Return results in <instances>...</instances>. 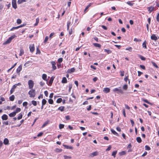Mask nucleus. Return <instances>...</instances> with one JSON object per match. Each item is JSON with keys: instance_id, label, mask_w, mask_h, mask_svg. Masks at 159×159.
Returning a JSON list of instances; mask_svg holds the SVG:
<instances>
[{"instance_id": "nucleus-1", "label": "nucleus", "mask_w": 159, "mask_h": 159, "mask_svg": "<svg viewBox=\"0 0 159 159\" xmlns=\"http://www.w3.org/2000/svg\"><path fill=\"white\" fill-rule=\"evenodd\" d=\"M28 93L30 95V97H34L35 95V90L34 89H31L29 91Z\"/></svg>"}, {"instance_id": "nucleus-2", "label": "nucleus", "mask_w": 159, "mask_h": 159, "mask_svg": "<svg viewBox=\"0 0 159 159\" xmlns=\"http://www.w3.org/2000/svg\"><path fill=\"white\" fill-rule=\"evenodd\" d=\"M29 89H32L34 86V81L32 80H29L28 82Z\"/></svg>"}, {"instance_id": "nucleus-3", "label": "nucleus", "mask_w": 159, "mask_h": 159, "mask_svg": "<svg viewBox=\"0 0 159 159\" xmlns=\"http://www.w3.org/2000/svg\"><path fill=\"white\" fill-rule=\"evenodd\" d=\"M113 91L114 92L117 91V93L118 94L120 93L121 94H123L124 92L121 89H119L117 88H116L113 89Z\"/></svg>"}, {"instance_id": "nucleus-4", "label": "nucleus", "mask_w": 159, "mask_h": 159, "mask_svg": "<svg viewBox=\"0 0 159 159\" xmlns=\"http://www.w3.org/2000/svg\"><path fill=\"white\" fill-rule=\"evenodd\" d=\"M29 48L30 51L32 53L33 52L35 49L34 44H30L29 46Z\"/></svg>"}, {"instance_id": "nucleus-5", "label": "nucleus", "mask_w": 159, "mask_h": 159, "mask_svg": "<svg viewBox=\"0 0 159 159\" xmlns=\"http://www.w3.org/2000/svg\"><path fill=\"white\" fill-rule=\"evenodd\" d=\"M98 151H96L90 153L89 154V156L91 157H93L94 156L98 155Z\"/></svg>"}, {"instance_id": "nucleus-6", "label": "nucleus", "mask_w": 159, "mask_h": 159, "mask_svg": "<svg viewBox=\"0 0 159 159\" xmlns=\"http://www.w3.org/2000/svg\"><path fill=\"white\" fill-rule=\"evenodd\" d=\"M16 1V0H12V6L15 9H16L17 7Z\"/></svg>"}, {"instance_id": "nucleus-7", "label": "nucleus", "mask_w": 159, "mask_h": 159, "mask_svg": "<svg viewBox=\"0 0 159 159\" xmlns=\"http://www.w3.org/2000/svg\"><path fill=\"white\" fill-rule=\"evenodd\" d=\"M147 9L148 10V11L150 13L151 12L153 11L154 9V7H147Z\"/></svg>"}, {"instance_id": "nucleus-8", "label": "nucleus", "mask_w": 159, "mask_h": 159, "mask_svg": "<svg viewBox=\"0 0 159 159\" xmlns=\"http://www.w3.org/2000/svg\"><path fill=\"white\" fill-rule=\"evenodd\" d=\"M110 89L108 88H105L103 90L104 93H107L110 92Z\"/></svg>"}, {"instance_id": "nucleus-9", "label": "nucleus", "mask_w": 159, "mask_h": 159, "mask_svg": "<svg viewBox=\"0 0 159 159\" xmlns=\"http://www.w3.org/2000/svg\"><path fill=\"white\" fill-rule=\"evenodd\" d=\"M51 64H52V68L53 69V70H55L57 68V67L55 66L56 63L54 61H52L51 62Z\"/></svg>"}, {"instance_id": "nucleus-10", "label": "nucleus", "mask_w": 159, "mask_h": 159, "mask_svg": "<svg viewBox=\"0 0 159 159\" xmlns=\"http://www.w3.org/2000/svg\"><path fill=\"white\" fill-rule=\"evenodd\" d=\"M22 65H20V66L18 67L17 68V69L16 70V72L17 73H20V71L22 70Z\"/></svg>"}, {"instance_id": "nucleus-11", "label": "nucleus", "mask_w": 159, "mask_h": 159, "mask_svg": "<svg viewBox=\"0 0 159 159\" xmlns=\"http://www.w3.org/2000/svg\"><path fill=\"white\" fill-rule=\"evenodd\" d=\"M8 116L6 114L3 115L2 116V119L3 120H6L8 119Z\"/></svg>"}, {"instance_id": "nucleus-12", "label": "nucleus", "mask_w": 159, "mask_h": 159, "mask_svg": "<svg viewBox=\"0 0 159 159\" xmlns=\"http://www.w3.org/2000/svg\"><path fill=\"white\" fill-rule=\"evenodd\" d=\"M63 146L65 147L67 149H73V147L71 146H69L68 145L63 144Z\"/></svg>"}, {"instance_id": "nucleus-13", "label": "nucleus", "mask_w": 159, "mask_h": 159, "mask_svg": "<svg viewBox=\"0 0 159 159\" xmlns=\"http://www.w3.org/2000/svg\"><path fill=\"white\" fill-rule=\"evenodd\" d=\"M92 3H90L86 7V8H85V9H84V13H86L87 10L89 8L90 6H91L92 5Z\"/></svg>"}, {"instance_id": "nucleus-14", "label": "nucleus", "mask_w": 159, "mask_h": 159, "mask_svg": "<svg viewBox=\"0 0 159 159\" xmlns=\"http://www.w3.org/2000/svg\"><path fill=\"white\" fill-rule=\"evenodd\" d=\"M151 39L152 40H157V37L154 34H152L151 36Z\"/></svg>"}, {"instance_id": "nucleus-15", "label": "nucleus", "mask_w": 159, "mask_h": 159, "mask_svg": "<svg viewBox=\"0 0 159 159\" xmlns=\"http://www.w3.org/2000/svg\"><path fill=\"white\" fill-rule=\"evenodd\" d=\"M111 130L112 133H113L115 135L117 136H119L118 134L113 129H111Z\"/></svg>"}, {"instance_id": "nucleus-16", "label": "nucleus", "mask_w": 159, "mask_h": 159, "mask_svg": "<svg viewBox=\"0 0 159 159\" xmlns=\"http://www.w3.org/2000/svg\"><path fill=\"white\" fill-rule=\"evenodd\" d=\"M3 143L5 145H7L9 143V140L7 138H5L3 141Z\"/></svg>"}, {"instance_id": "nucleus-17", "label": "nucleus", "mask_w": 159, "mask_h": 159, "mask_svg": "<svg viewBox=\"0 0 159 159\" xmlns=\"http://www.w3.org/2000/svg\"><path fill=\"white\" fill-rule=\"evenodd\" d=\"M67 82L66 78L65 77H63L61 80V82L62 83H66Z\"/></svg>"}, {"instance_id": "nucleus-18", "label": "nucleus", "mask_w": 159, "mask_h": 159, "mask_svg": "<svg viewBox=\"0 0 159 159\" xmlns=\"http://www.w3.org/2000/svg\"><path fill=\"white\" fill-rule=\"evenodd\" d=\"M54 78V77L53 76L51 77L49 82V83L50 84V85H51L52 84Z\"/></svg>"}, {"instance_id": "nucleus-19", "label": "nucleus", "mask_w": 159, "mask_h": 159, "mask_svg": "<svg viewBox=\"0 0 159 159\" xmlns=\"http://www.w3.org/2000/svg\"><path fill=\"white\" fill-rule=\"evenodd\" d=\"M16 114L14 112V111L10 113L9 114V116L10 117H13L16 115Z\"/></svg>"}, {"instance_id": "nucleus-20", "label": "nucleus", "mask_w": 159, "mask_h": 159, "mask_svg": "<svg viewBox=\"0 0 159 159\" xmlns=\"http://www.w3.org/2000/svg\"><path fill=\"white\" fill-rule=\"evenodd\" d=\"M93 44L95 47H98L99 48H100L101 47V45L100 44L98 43H93Z\"/></svg>"}, {"instance_id": "nucleus-21", "label": "nucleus", "mask_w": 159, "mask_h": 159, "mask_svg": "<svg viewBox=\"0 0 159 159\" xmlns=\"http://www.w3.org/2000/svg\"><path fill=\"white\" fill-rule=\"evenodd\" d=\"M64 108L65 107L64 106H61L58 108V110L61 111H64Z\"/></svg>"}, {"instance_id": "nucleus-22", "label": "nucleus", "mask_w": 159, "mask_h": 159, "mask_svg": "<svg viewBox=\"0 0 159 159\" xmlns=\"http://www.w3.org/2000/svg\"><path fill=\"white\" fill-rule=\"evenodd\" d=\"M136 139L137 142L139 143L142 142V139L140 137H137Z\"/></svg>"}, {"instance_id": "nucleus-23", "label": "nucleus", "mask_w": 159, "mask_h": 159, "mask_svg": "<svg viewBox=\"0 0 159 159\" xmlns=\"http://www.w3.org/2000/svg\"><path fill=\"white\" fill-rule=\"evenodd\" d=\"M15 99V96L14 95H12L11 96L9 97V99L10 101H13Z\"/></svg>"}, {"instance_id": "nucleus-24", "label": "nucleus", "mask_w": 159, "mask_h": 159, "mask_svg": "<svg viewBox=\"0 0 159 159\" xmlns=\"http://www.w3.org/2000/svg\"><path fill=\"white\" fill-rule=\"evenodd\" d=\"M21 109L20 108L18 107V108H16L15 111H14V112L16 114V113H17L18 112H20L21 111Z\"/></svg>"}, {"instance_id": "nucleus-25", "label": "nucleus", "mask_w": 159, "mask_h": 159, "mask_svg": "<svg viewBox=\"0 0 159 159\" xmlns=\"http://www.w3.org/2000/svg\"><path fill=\"white\" fill-rule=\"evenodd\" d=\"M104 51L107 52L108 54L111 53L112 52L111 50L109 49H104Z\"/></svg>"}, {"instance_id": "nucleus-26", "label": "nucleus", "mask_w": 159, "mask_h": 159, "mask_svg": "<svg viewBox=\"0 0 159 159\" xmlns=\"http://www.w3.org/2000/svg\"><path fill=\"white\" fill-rule=\"evenodd\" d=\"M24 50L22 49H21L20 50V53L19 54L20 56H21L24 54Z\"/></svg>"}, {"instance_id": "nucleus-27", "label": "nucleus", "mask_w": 159, "mask_h": 159, "mask_svg": "<svg viewBox=\"0 0 159 159\" xmlns=\"http://www.w3.org/2000/svg\"><path fill=\"white\" fill-rule=\"evenodd\" d=\"M139 57L140 59H141V60L143 61H145L146 60V58L144 57H143V56H142L141 55H139Z\"/></svg>"}, {"instance_id": "nucleus-28", "label": "nucleus", "mask_w": 159, "mask_h": 159, "mask_svg": "<svg viewBox=\"0 0 159 159\" xmlns=\"http://www.w3.org/2000/svg\"><path fill=\"white\" fill-rule=\"evenodd\" d=\"M47 77V75L46 74H43L42 75V79L44 80H46Z\"/></svg>"}, {"instance_id": "nucleus-29", "label": "nucleus", "mask_w": 159, "mask_h": 159, "mask_svg": "<svg viewBox=\"0 0 159 159\" xmlns=\"http://www.w3.org/2000/svg\"><path fill=\"white\" fill-rule=\"evenodd\" d=\"M39 18H37L36 19V23L34 25V26H37L39 22Z\"/></svg>"}, {"instance_id": "nucleus-30", "label": "nucleus", "mask_w": 159, "mask_h": 159, "mask_svg": "<svg viewBox=\"0 0 159 159\" xmlns=\"http://www.w3.org/2000/svg\"><path fill=\"white\" fill-rule=\"evenodd\" d=\"M126 3L128 4V5L131 6H133V5L134 4V3H132L131 2L129 1H128L127 2H126Z\"/></svg>"}, {"instance_id": "nucleus-31", "label": "nucleus", "mask_w": 159, "mask_h": 159, "mask_svg": "<svg viewBox=\"0 0 159 159\" xmlns=\"http://www.w3.org/2000/svg\"><path fill=\"white\" fill-rule=\"evenodd\" d=\"M117 153V151H113L111 155L113 156L114 157H116V155Z\"/></svg>"}, {"instance_id": "nucleus-32", "label": "nucleus", "mask_w": 159, "mask_h": 159, "mask_svg": "<svg viewBox=\"0 0 159 159\" xmlns=\"http://www.w3.org/2000/svg\"><path fill=\"white\" fill-rule=\"evenodd\" d=\"M75 71V69L74 68H71V69L69 70V72L71 73L74 72Z\"/></svg>"}, {"instance_id": "nucleus-33", "label": "nucleus", "mask_w": 159, "mask_h": 159, "mask_svg": "<svg viewBox=\"0 0 159 159\" xmlns=\"http://www.w3.org/2000/svg\"><path fill=\"white\" fill-rule=\"evenodd\" d=\"M47 101L44 99H43L42 100V104L43 105H45L47 103Z\"/></svg>"}, {"instance_id": "nucleus-34", "label": "nucleus", "mask_w": 159, "mask_h": 159, "mask_svg": "<svg viewBox=\"0 0 159 159\" xmlns=\"http://www.w3.org/2000/svg\"><path fill=\"white\" fill-rule=\"evenodd\" d=\"M23 116V115L21 114V113H20L19 114V116L17 118V119L18 120H19L20 119H21Z\"/></svg>"}, {"instance_id": "nucleus-35", "label": "nucleus", "mask_w": 159, "mask_h": 159, "mask_svg": "<svg viewBox=\"0 0 159 159\" xmlns=\"http://www.w3.org/2000/svg\"><path fill=\"white\" fill-rule=\"evenodd\" d=\"M62 101V100L61 98H60L57 99V103H61Z\"/></svg>"}, {"instance_id": "nucleus-36", "label": "nucleus", "mask_w": 159, "mask_h": 159, "mask_svg": "<svg viewBox=\"0 0 159 159\" xmlns=\"http://www.w3.org/2000/svg\"><path fill=\"white\" fill-rule=\"evenodd\" d=\"M48 124V121H46L45 123L43 124V125L42 126V128H43L45 126L47 125Z\"/></svg>"}, {"instance_id": "nucleus-37", "label": "nucleus", "mask_w": 159, "mask_h": 159, "mask_svg": "<svg viewBox=\"0 0 159 159\" xmlns=\"http://www.w3.org/2000/svg\"><path fill=\"white\" fill-rule=\"evenodd\" d=\"M151 63H152V64L154 66L157 68H158L157 65L156 64V63L155 62L153 61H152Z\"/></svg>"}, {"instance_id": "nucleus-38", "label": "nucleus", "mask_w": 159, "mask_h": 159, "mask_svg": "<svg viewBox=\"0 0 159 159\" xmlns=\"http://www.w3.org/2000/svg\"><path fill=\"white\" fill-rule=\"evenodd\" d=\"M11 40H7L3 43V45L8 44L11 43Z\"/></svg>"}, {"instance_id": "nucleus-39", "label": "nucleus", "mask_w": 159, "mask_h": 159, "mask_svg": "<svg viewBox=\"0 0 159 159\" xmlns=\"http://www.w3.org/2000/svg\"><path fill=\"white\" fill-rule=\"evenodd\" d=\"M48 103L51 104H52L53 103V100L51 99H50L48 100Z\"/></svg>"}, {"instance_id": "nucleus-40", "label": "nucleus", "mask_w": 159, "mask_h": 159, "mask_svg": "<svg viewBox=\"0 0 159 159\" xmlns=\"http://www.w3.org/2000/svg\"><path fill=\"white\" fill-rule=\"evenodd\" d=\"M125 50H129L130 52H131L132 51V48L131 47H129L128 48H127L125 49Z\"/></svg>"}, {"instance_id": "nucleus-41", "label": "nucleus", "mask_w": 159, "mask_h": 159, "mask_svg": "<svg viewBox=\"0 0 159 159\" xmlns=\"http://www.w3.org/2000/svg\"><path fill=\"white\" fill-rule=\"evenodd\" d=\"M143 48H146L147 47H146V42L145 40L144 42H143Z\"/></svg>"}, {"instance_id": "nucleus-42", "label": "nucleus", "mask_w": 159, "mask_h": 159, "mask_svg": "<svg viewBox=\"0 0 159 159\" xmlns=\"http://www.w3.org/2000/svg\"><path fill=\"white\" fill-rule=\"evenodd\" d=\"M71 24V22L70 21H68L67 23V29L68 30L69 29V27Z\"/></svg>"}, {"instance_id": "nucleus-43", "label": "nucleus", "mask_w": 159, "mask_h": 159, "mask_svg": "<svg viewBox=\"0 0 159 159\" xmlns=\"http://www.w3.org/2000/svg\"><path fill=\"white\" fill-rule=\"evenodd\" d=\"M64 125L62 124H60L59 125V128L60 129H61L64 127Z\"/></svg>"}, {"instance_id": "nucleus-44", "label": "nucleus", "mask_w": 159, "mask_h": 159, "mask_svg": "<svg viewBox=\"0 0 159 159\" xmlns=\"http://www.w3.org/2000/svg\"><path fill=\"white\" fill-rule=\"evenodd\" d=\"M145 149L146 150L148 151L151 149L150 147L148 145H146L145 146Z\"/></svg>"}, {"instance_id": "nucleus-45", "label": "nucleus", "mask_w": 159, "mask_h": 159, "mask_svg": "<svg viewBox=\"0 0 159 159\" xmlns=\"http://www.w3.org/2000/svg\"><path fill=\"white\" fill-rule=\"evenodd\" d=\"M40 51L38 48H36V54H40Z\"/></svg>"}, {"instance_id": "nucleus-46", "label": "nucleus", "mask_w": 159, "mask_h": 159, "mask_svg": "<svg viewBox=\"0 0 159 159\" xmlns=\"http://www.w3.org/2000/svg\"><path fill=\"white\" fill-rule=\"evenodd\" d=\"M32 103L34 106H36L37 105V102L36 101L33 100L31 102Z\"/></svg>"}, {"instance_id": "nucleus-47", "label": "nucleus", "mask_w": 159, "mask_h": 159, "mask_svg": "<svg viewBox=\"0 0 159 159\" xmlns=\"http://www.w3.org/2000/svg\"><path fill=\"white\" fill-rule=\"evenodd\" d=\"M64 157L65 159H68V158L71 159V157L66 156V155H64Z\"/></svg>"}, {"instance_id": "nucleus-48", "label": "nucleus", "mask_w": 159, "mask_h": 159, "mask_svg": "<svg viewBox=\"0 0 159 159\" xmlns=\"http://www.w3.org/2000/svg\"><path fill=\"white\" fill-rule=\"evenodd\" d=\"M120 75L121 76H123L124 75V71H120Z\"/></svg>"}, {"instance_id": "nucleus-49", "label": "nucleus", "mask_w": 159, "mask_h": 159, "mask_svg": "<svg viewBox=\"0 0 159 159\" xmlns=\"http://www.w3.org/2000/svg\"><path fill=\"white\" fill-rule=\"evenodd\" d=\"M15 37H16V36L14 35L9 37L8 40H12L13 39H14Z\"/></svg>"}, {"instance_id": "nucleus-50", "label": "nucleus", "mask_w": 159, "mask_h": 159, "mask_svg": "<svg viewBox=\"0 0 159 159\" xmlns=\"http://www.w3.org/2000/svg\"><path fill=\"white\" fill-rule=\"evenodd\" d=\"M128 88V85L127 84H125L123 86V89L124 90H126Z\"/></svg>"}, {"instance_id": "nucleus-51", "label": "nucleus", "mask_w": 159, "mask_h": 159, "mask_svg": "<svg viewBox=\"0 0 159 159\" xmlns=\"http://www.w3.org/2000/svg\"><path fill=\"white\" fill-rule=\"evenodd\" d=\"M18 26H17V27H13L10 30L11 31H13V30H14L15 29H18Z\"/></svg>"}, {"instance_id": "nucleus-52", "label": "nucleus", "mask_w": 159, "mask_h": 159, "mask_svg": "<svg viewBox=\"0 0 159 159\" xmlns=\"http://www.w3.org/2000/svg\"><path fill=\"white\" fill-rule=\"evenodd\" d=\"M17 23L18 24H20L21 23V20L20 19H18L17 20Z\"/></svg>"}, {"instance_id": "nucleus-53", "label": "nucleus", "mask_w": 159, "mask_h": 159, "mask_svg": "<svg viewBox=\"0 0 159 159\" xmlns=\"http://www.w3.org/2000/svg\"><path fill=\"white\" fill-rule=\"evenodd\" d=\"M31 61H27V62H26L24 65V66H26V65H28V64H29L30 63H31Z\"/></svg>"}, {"instance_id": "nucleus-54", "label": "nucleus", "mask_w": 159, "mask_h": 159, "mask_svg": "<svg viewBox=\"0 0 159 159\" xmlns=\"http://www.w3.org/2000/svg\"><path fill=\"white\" fill-rule=\"evenodd\" d=\"M27 105H28V102H24L23 103V106L24 107H25V106H27Z\"/></svg>"}, {"instance_id": "nucleus-55", "label": "nucleus", "mask_w": 159, "mask_h": 159, "mask_svg": "<svg viewBox=\"0 0 159 159\" xmlns=\"http://www.w3.org/2000/svg\"><path fill=\"white\" fill-rule=\"evenodd\" d=\"M63 59L62 58H59L58 60V61L59 63H61Z\"/></svg>"}, {"instance_id": "nucleus-56", "label": "nucleus", "mask_w": 159, "mask_h": 159, "mask_svg": "<svg viewBox=\"0 0 159 159\" xmlns=\"http://www.w3.org/2000/svg\"><path fill=\"white\" fill-rule=\"evenodd\" d=\"M142 100L145 102L148 103V104H150V103L148 101V100L147 99H143Z\"/></svg>"}, {"instance_id": "nucleus-57", "label": "nucleus", "mask_w": 159, "mask_h": 159, "mask_svg": "<svg viewBox=\"0 0 159 159\" xmlns=\"http://www.w3.org/2000/svg\"><path fill=\"white\" fill-rule=\"evenodd\" d=\"M101 27L105 30H107V28L106 26L103 25H102Z\"/></svg>"}, {"instance_id": "nucleus-58", "label": "nucleus", "mask_w": 159, "mask_h": 159, "mask_svg": "<svg viewBox=\"0 0 159 159\" xmlns=\"http://www.w3.org/2000/svg\"><path fill=\"white\" fill-rule=\"evenodd\" d=\"M44 94L46 96L48 97V93L47 91H45L44 92Z\"/></svg>"}, {"instance_id": "nucleus-59", "label": "nucleus", "mask_w": 159, "mask_h": 159, "mask_svg": "<svg viewBox=\"0 0 159 159\" xmlns=\"http://www.w3.org/2000/svg\"><path fill=\"white\" fill-rule=\"evenodd\" d=\"M111 145H110L109 146V147H108V148L106 149V151H109L110 150H111Z\"/></svg>"}, {"instance_id": "nucleus-60", "label": "nucleus", "mask_w": 159, "mask_h": 159, "mask_svg": "<svg viewBox=\"0 0 159 159\" xmlns=\"http://www.w3.org/2000/svg\"><path fill=\"white\" fill-rule=\"evenodd\" d=\"M43 134V133L40 132L37 135V136L38 137H40Z\"/></svg>"}, {"instance_id": "nucleus-61", "label": "nucleus", "mask_w": 159, "mask_h": 159, "mask_svg": "<svg viewBox=\"0 0 159 159\" xmlns=\"http://www.w3.org/2000/svg\"><path fill=\"white\" fill-rule=\"evenodd\" d=\"M140 67L143 70H145V66L144 65H140Z\"/></svg>"}, {"instance_id": "nucleus-62", "label": "nucleus", "mask_w": 159, "mask_h": 159, "mask_svg": "<svg viewBox=\"0 0 159 159\" xmlns=\"http://www.w3.org/2000/svg\"><path fill=\"white\" fill-rule=\"evenodd\" d=\"M54 34V33H51L49 35V38L51 39L52 38V37Z\"/></svg>"}, {"instance_id": "nucleus-63", "label": "nucleus", "mask_w": 159, "mask_h": 159, "mask_svg": "<svg viewBox=\"0 0 159 159\" xmlns=\"http://www.w3.org/2000/svg\"><path fill=\"white\" fill-rule=\"evenodd\" d=\"M138 76H140L141 74H143V72H141L140 71H138Z\"/></svg>"}, {"instance_id": "nucleus-64", "label": "nucleus", "mask_w": 159, "mask_h": 159, "mask_svg": "<svg viewBox=\"0 0 159 159\" xmlns=\"http://www.w3.org/2000/svg\"><path fill=\"white\" fill-rule=\"evenodd\" d=\"M157 20L158 22L159 21V13L157 14Z\"/></svg>"}]
</instances>
